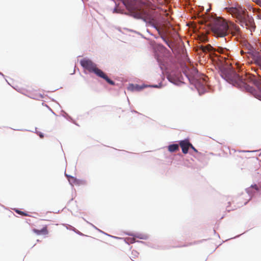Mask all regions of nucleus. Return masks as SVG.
<instances>
[{
    "label": "nucleus",
    "mask_w": 261,
    "mask_h": 261,
    "mask_svg": "<svg viewBox=\"0 0 261 261\" xmlns=\"http://www.w3.org/2000/svg\"><path fill=\"white\" fill-rule=\"evenodd\" d=\"M228 23L224 19L218 18L215 19L211 23V29L217 37H223L228 34Z\"/></svg>",
    "instance_id": "f03ea898"
},
{
    "label": "nucleus",
    "mask_w": 261,
    "mask_h": 261,
    "mask_svg": "<svg viewBox=\"0 0 261 261\" xmlns=\"http://www.w3.org/2000/svg\"><path fill=\"white\" fill-rule=\"evenodd\" d=\"M126 7L130 10H138V7L135 5V3L132 0H122Z\"/></svg>",
    "instance_id": "1a4fd4ad"
},
{
    "label": "nucleus",
    "mask_w": 261,
    "mask_h": 261,
    "mask_svg": "<svg viewBox=\"0 0 261 261\" xmlns=\"http://www.w3.org/2000/svg\"><path fill=\"white\" fill-rule=\"evenodd\" d=\"M232 12L236 14V17L239 21L242 19H245L244 18L248 15L246 13V10L242 7L236 8L232 11Z\"/></svg>",
    "instance_id": "39448f33"
},
{
    "label": "nucleus",
    "mask_w": 261,
    "mask_h": 261,
    "mask_svg": "<svg viewBox=\"0 0 261 261\" xmlns=\"http://www.w3.org/2000/svg\"><path fill=\"white\" fill-rule=\"evenodd\" d=\"M128 243H133L135 242L134 238H130L127 239Z\"/></svg>",
    "instance_id": "6ab92c4d"
},
{
    "label": "nucleus",
    "mask_w": 261,
    "mask_h": 261,
    "mask_svg": "<svg viewBox=\"0 0 261 261\" xmlns=\"http://www.w3.org/2000/svg\"><path fill=\"white\" fill-rule=\"evenodd\" d=\"M247 53V50H246L245 51L244 50H242L241 51V54L242 55H244V54H246Z\"/></svg>",
    "instance_id": "412c9836"
},
{
    "label": "nucleus",
    "mask_w": 261,
    "mask_h": 261,
    "mask_svg": "<svg viewBox=\"0 0 261 261\" xmlns=\"http://www.w3.org/2000/svg\"><path fill=\"white\" fill-rule=\"evenodd\" d=\"M216 49L210 44H207L205 46L201 45L199 46L198 49L199 54H201V52H202L205 54L209 53L210 55L214 53Z\"/></svg>",
    "instance_id": "0eeeda50"
},
{
    "label": "nucleus",
    "mask_w": 261,
    "mask_h": 261,
    "mask_svg": "<svg viewBox=\"0 0 261 261\" xmlns=\"http://www.w3.org/2000/svg\"><path fill=\"white\" fill-rule=\"evenodd\" d=\"M228 32H230L233 36H239L240 34V29L237 24L229 22L228 28Z\"/></svg>",
    "instance_id": "423d86ee"
},
{
    "label": "nucleus",
    "mask_w": 261,
    "mask_h": 261,
    "mask_svg": "<svg viewBox=\"0 0 261 261\" xmlns=\"http://www.w3.org/2000/svg\"><path fill=\"white\" fill-rule=\"evenodd\" d=\"M15 212L16 213H17V214H19V215H22V216H29L28 214H27V213H25V212H22V211H21L20 210H15Z\"/></svg>",
    "instance_id": "dca6fc26"
},
{
    "label": "nucleus",
    "mask_w": 261,
    "mask_h": 261,
    "mask_svg": "<svg viewBox=\"0 0 261 261\" xmlns=\"http://www.w3.org/2000/svg\"><path fill=\"white\" fill-rule=\"evenodd\" d=\"M33 231L38 236L47 235L48 233L47 225H45L41 230L34 228Z\"/></svg>",
    "instance_id": "9d476101"
},
{
    "label": "nucleus",
    "mask_w": 261,
    "mask_h": 261,
    "mask_svg": "<svg viewBox=\"0 0 261 261\" xmlns=\"http://www.w3.org/2000/svg\"><path fill=\"white\" fill-rule=\"evenodd\" d=\"M179 145L181 148L182 151L184 154H187L188 152L189 149L191 145V143L187 139L180 141L179 142Z\"/></svg>",
    "instance_id": "6e6552de"
},
{
    "label": "nucleus",
    "mask_w": 261,
    "mask_h": 261,
    "mask_svg": "<svg viewBox=\"0 0 261 261\" xmlns=\"http://www.w3.org/2000/svg\"><path fill=\"white\" fill-rule=\"evenodd\" d=\"M242 45L244 49L247 50V54H250L253 51V46L246 41H244L242 42Z\"/></svg>",
    "instance_id": "9b49d317"
},
{
    "label": "nucleus",
    "mask_w": 261,
    "mask_h": 261,
    "mask_svg": "<svg viewBox=\"0 0 261 261\" xmlns=\"http://www.w3.org/2000/svg\"><path fill=\"white\" fill-rule=\"evenodd\" d=\"M155 28L157 30V31L158 32L159 34L160 35H162V31H161V29L159 27H155Z\"/></svg>",
    "instance_id": "a211bd4d"
},
{
    "label": "nucleus",
    "mask_w": 261,
    "mask_h": 261,
    "mask_svg": "<svg viewBox=\"0 0 261 261\" xmlns=\"http://www.w3.org/2000/svg\"><path fill=\"white\" fill-rule=\"evenodd\" d=\"M199 40L201 42H207L208 41V38L206 35L202 34L199 37Z\"/></svg>",
    "instance_id": "2eb2a0df"
},
{
    "label": "nucleus",
    "mask_w": 261,
    "mask_h": 261,
    "mask_svg": "<svg viewBox=\"0 0 261 261\" xmlns=\"http://www.w3.org/2000/svg\"><path fill=\"white\" fill-rule=\"evenodd\" d=\"M220 74L222 77L233 85L252 93L261 100V80L258 75L246 74L244 77L226 68L222 69Z\"/></svg>",
    "instance_id": "f257e3e1"
},
{
    "label": "nucleus",
    "mask_w": 261,
    "mask_h": 261,
    "mask_svg": "<svg viewBox=\"0 0 261 261\" xmlns=\"http://www.w3.org/2000/svg\"><path fill=\"white\" fill-rule=\"evenodd\" d=\"M153 87H158V86H154Z\"/></svg>",
    "instance_id": "b1692460"
},
{
    "label": "nucleus",
    "mask_w": 261,
    "mask_h": 261,
    "mask_svg": "<svg viewBox=\"0 0 261 261\" xmlns=\"http://www.w3.org/2000/svg\"><path fill=\"white\" fill-rule=\"evenodd\" d=\"M167 79L170 82L175 84L177 82V80L178 79V76H177L176 78H175L173 77V75L172 73H170L168 75Z\"/></svg>",
    "instance_id": "4468645a"
},
{
    "label": "nucleus",
    "mask_w": 261,
    "mask_h": 261,
    "mask_svg": "<svg viewBox=\"0 0 261 261\" xmlns=\"http://www.w3.org/2000/svg\"><path fill=\"white\" fill-rule=\"evenodd\" d=\"M190 148H191L194 152L198 153V150L193 146V145L191 143Z\"/></svg>",
    "instance_id": "f3484780"
},
{
    "label": "nucleus",
    "mask_w": 261,
    "mask_h": 261,
    "mask_svg": "<svg viewBox=\"0 0 261 261\" xmlns=\"http://www.w3.org/2000/svg\"><path fill=\"white\" fill-rule=\"evenodd\" d=\"M68 180L71 184L75 185H79L82 182L81 180L73 176H69Z\"/></svg>",
    "instance_id": "f8f14e48"
},
{
    "label": "nucleus",
    "mask_w": 261,
    "mask_h": 261,
    "mask_svg": "<svg viewBox=\"0 0 261 261\" xmlns=\"http://www.w3.org/2000/svg\"><path fill=\"white\" fill-rule=\"evenodd\" d=\"M246 203H247V202H244V204H246Z\"/></svg>",
    "instance_id": "5701e85b"
},
{
    "label": "nucleus",
    "mask_w": 261,
    "mask_h": 261,
    "mask_svg": "<svg viewBox=\"0 0 261 261\" xmlns=\"http://www.w3.org/2000/svg\"><path fill=\"white\" fill-rule=\"evenodd\" d=\"M39 136L41 138H42L43 137V135L42 134H39Z\"/></svg>",
    "instance_id": "4be33fe9"
},
{
    "label": "nucleus",
    "mask_w": 261,
    "mask_h": 261,
    "mask_svg": "<svg viewBox=\"0 0 261 261\" xmlns=\"http://www.w3.org/2000/svg\"><path fill=\"white\" fill-rule=\"evenodd\" d=\"M80 64L84 69L87 70L90 72L94 73L97 76L105 80L110 85H114L115 83L110 79L101 70L98 68L96 67V65L91 60L83 59L81 60Z\"/></svg>",
    "instance_id": "7ed1b4c3"
},
{
    "label": "nucleus",
    "mask_w": 261,
    "mask_h": 261,
    "mask_svg": "<svg viewBox=\"0 0 261 261\" xmlns=\"http://www.w3.org/2000/svg\"><path fill=\"white\" fill-rule=\"evenodd\" d=\"M251 187L254 188V189H255L256 191H258L259 190V188L257 186V185H252Z\"/></svg>",
    "instance_id": "aec40b11"
},
{
    "label": "nucleus",
    "mask_w": 261,
    "mask_h": 261,
    "mask_svg": "<svg viewBox=\"0 0 261 261\" xmlns=\"http://www.w3.org/2000/svg\"><path fill=\"white\" fill-rule=\"evenodd\" d=\"M178 149L179 146L177 144H171L168 146V150L171 152L176 151Z\"/></svg>",
    "instance_id": "ddd939ff"
},
{
    "label": "nucleus",
    "mask_w": 261,
    "mask_h": 261,
    "mask_svg": "<svg viewBox=\"0 0 261 261\" xmlns=\"http://www.w3.org/2000/svg\"><path fill=\"white\" fill-rule=\"evenodd\" d=\"M244 18L240 21L241 25L243 27H245L246 29L249 30L252 32L254 30L255 27L253 19L249 15L246 16Z\"/></svg>",
    "instance_id": "20e7f679"
}]
</instances>
